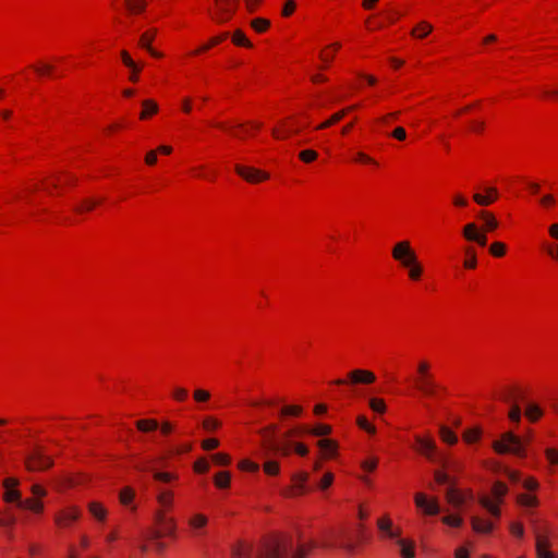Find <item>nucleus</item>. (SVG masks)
Listing matches in <instances>:
<instances>
[{
  "instance_id": "nucleus-55",
  "label": "nucleus",
  "mask_w": 558,
  "mask_h": 558,
  "mask_svg": "<svg viewBox=\"0 0 558 558\" xmlns=\"http://www.w3.org/2000/svg\"><path fill=\"white\" fill-rule=\"evenodd\" d=\"M121 58L123 63L131 70L140 71V66L131 59L130 54L126 51L121 52Z\"/></svg>"
},
{
  "instance_id": "nucleus-9",
  "label": "nucleus",
  "mask_w": 558,
  "mask_h": 558,
  "mask_svg": "<svg viewBox=\"0 0 558 558\" xmlns=\"http://www.w3.org/2000/svg\"><path fill=\"white\" fill-rule=\"evenodd\" d=\"M27 469L31 471H40L52 465L50 457L46 456L41 448H35L26 459Z\"/></svg>"
},
{
  "instance_id": "nucleus-30",
  "label": "nucleus",
  "mask_w": 558,
  "mask_h": 558,
  "mask_svg": "<svg viewBox=\"0 0 558 558\" xmlns=\"http://www.w3.org/2000/svg\"><path fill=\"white\" fill-rule=\"evenodd\" d=\"M480 504L494 517L498 518L500 515V510L497 505H495L488 497H482L480 499Z\"/></svg>"
},
{
  "instance_id": "nucleus-15",
  "label": "nucleus",
  "mask_w": 558,
  "mask_h": 558,
  "mask_svg": "<svg viewBox=\"0 0 558 558\" xmlns=\"http://www.w3.org/2000/svg\"><path fill=\"white\" fill-rule=\"evenodd\" d=\"M280 450H281V456L289 454L293 450L296 453H299L300 456H305L308 452L307 447L302 445V444H296L295 446L290 444L286 439V433L284 434L281 433V447H280Z\"/></svg>"
},
{
  "instance_id": "nucleus-36",
  "label": "nucleus",
  "mask_w": 558,
  "mask_h": 558,
  "mask_svg": "<svg viewBox=\"0 0 558 558\" xmlns=\"http://www.w3.org/2000/svg\"><path fill=\"white\" fill-rule=\"evenodd\" d=\"M407 269L409 278L414 281L418 280L423 274V266L420 262H416L415 266H410Z\"/></svg>"
},
{
  "instance_id": "nucleus-37",
  "label": "nucleus",
  "mask_w": 558,
  "mask_h": 558,
  "mask_svg": "<svg viewBox=\"0 0 558 558\" xmlns=\"http://www.w3.org/2000/svg\"><path fill=\"white\" fill-rule=\"evenodd\" d=\"M98 203L99 201L95 199H84L80 205L75 206L74 210L77 213L90 211Z\"/></svg>"
},
{
  "instance_id": "nucleus-48",
  "label": "nucleus",
  "mask_w": 558,
  "mask_h": 558,
  "mask_svg": "<svg viewBox=\"0 0 558 558\" xmlns=\"http://www.w3.org/2000/svg\"><path fill=\"white\" fill-rule=\"evenodd\" d=\"M307 480V474L306 473H300L299 475H296L294 477V489H298V492H293L292 494H298V493H301L302 489H303V485L304 483L306 482Z\"/></svg>"
},
{
  "instance_id": "nucleus-43",
  "label": "nucleus",
  "mask_w": 558,
  "mask_h": 558,
  "mask_svg": "<svg viewBox=\"0 0 558 558\" xmlns=\"http://www.w3.org/2000/svg\"><path fill=\"white\" fill-rule=\"evenodd\" d=\"M525 414L531 421H536L542 415V411L535 404H527Z\"/></svg>"
},
{
  "instance_id": "nucleus-17",
  "label": "nucleus",
  "mask_w": 558,
  "mask_h": 558,
  "mask_svg": "<svg viewBox=\"0 0 558 558\" xmlns=\"http://www.w3.org/2000/svg\"><path fill=\"white\" fill-rule=\"evenodd\" d=\"M447 501L454 508H460L464 505L466 497L453 486H449L446 490Z\"/></svg>"
},
{
  "instance_id": "nucleus-6",
  "label": "nucleus",
  "mask_w": 558,
  "mask_h": 558,
  "mask_svg": "<svg viewBox=\"0 0 558 558\" xmlns=\"http://www.w3.org/2000/svg\"><path fill=\"white\" fill-rule=\"evenodd\" d=\"M155 523L158 527L150 529L147 532V537L149 539L157 541L165 535H172L174 533V520L172 518H168L162 510L156 512Z\"/></svg>"
},
{
  "instance_id": "nucleus-59",
  "label": "nucleus",
  "mask_w": 558,
  "mask_h": 558,
  "mask_svg": "<svg viewBox=\"0 0 558 558\" xmlns=\"http://www.w3.org/2000/svg\"><path fill=\"white\" fill-rule=\"evenodd\" d=\"M441 520L445 524L450 526H460L462 524V519L460 517L446 515Z\"/></svg>"
},
{
  "instance_id": "nucleus-39",
  "label": "nucleus",
  "mask_w": 558,
  "mask_h": 558,
  "mask_svg": "<svg viewBox=\"0 0 558 558\" xmlns=\"http://www.w3.org/2000/svg\"><path fill=\"white\" fill-rule=\"evenodd\" d=\"M134 498V490L130 487H125L120 492L119 499L124 506L129 505Z\"/></svg>"
},
{
  "instance_id": "nucleus-54",
  "label": "nucleus",
  "mask_w": 558,
  "mask_h": 558,
  "mask_svg": "<svg viewBox=\"0 0 558 558\" xmlns=\"http://www.w3.org/2000/svg\"><path fill=\"white\" fill-rule=\"evenodd\" d=\"M239 468L243 471H251V472H256L259 470V465L255 462H252L250 460H242L240 463H239Z\"/></svg>"
},
{
  "instance_id": "nucleus-51",
  "label": "nucleus",
  "mask_w": 558,
  "mask_h": 558,
  "mask_svg": "<svg viewBox=\"0 0 558 558\" xmlns=\"http://www.w3.org/2000/svg\"><path fill=\"white\" fill-rule=\"evenodd\" d=\"M311 433L315 436H325L331 433V427L329 425L319 424L315 426Z\"/></svg>"
},
{
  "instance_id": "nucleus-60",
  "label": "nucleus",
  "mask_w": 558,
  "mask_h": 558,
  "mask_svg": "<svg viewBox=\"0 0 558 558\" xmlns=\"http://www.w3.org/2000/svg\"><path fill=\"white\" fill-rule=\"evenodd\" d=\"M435 480L438 484H449L450 486H453V484L450 481L449 475L441 471L435 472Z\"/></svg>"
},
{
  "instance_id": "nucleus-18",
  "label": "nucleus",
  "mask_w": 558,
  "mask_h": 558,
  "mask_svg": "<svg viewBox=\"0 0 558 558\" xmlns=\"http://www.w3.org/2000/svg\"><path fill=\"white\" fill-rule=\"evenodd\" d=\"M156 35V29H150L146 33H144L140 38V45L145 48L153 57L161 58L162 54L150 46V43L153 41L154 37Z\"/></svg>"
},
{
  "instance_id": "nucleus-63",
  "label": "nucleus",
  "mask_w": 558,
  "mask_h": 558,
  "mask_svg": "<svg viewBox=\"0 0 558 558\" xmlns=\"http://www.w3.org/2000/svg\"><path fill=\"white\" fill-rule=\"evenodd\" d=\"M218 446H219V440L216 438L205 439L202 442V448L204 450H213V449L217 448Z\"/></svg>"
},
{
  "instance_id": "nucleus-52",
  "label": "nucleus",
  "mask_w": 558,
  "mask_h": 558,
  "mask_svg": "<svg viewBox=\"0 0 558 558\" xmlns=\"http://www.w3.org/2000/svg\"><path fill=\"white\" fill-rule=\"evenodd\" d=\"M509 418L514 422L519 423L521 420V409L517 403H513L509 411Z\"/></svg>"
},
{
  "instance_id": "nucleus-57",
  "label": "nucleus",
  "mask_w": 558,
  "mask_h": 558,
  "mask_svg": "<svg viewBox=\"0 0 558 558\" xmlns=\"http://www.w3.org/2000/svg\"><path fill=\"white\" fill-rule=\"evenodd\" d=\"M316 157H317V153L315 150H312V149L302 150L300 153V158L304 162H311V161L315 160Z\"/></svg>"
},
{
  "instance_id": "nucleus-42",
  "label": "nucleus",
  "mask_w": 558,
  "mask_h": 558,
  "mask_svg": "<svg viewBox=\"0 0 558 558\" xmlns=\"http://www.w3.org/2000/svg\"><path fill=\"white\" fill-rule=\"evenodd\" d=\"M440 436L444 441L453 445L457 442L458 438L457 436L447 427L441 426L440 427Z\"/></svg>"
},
{
  "instance_id": "nucleus-40",
  "label": "nucleus",
  "mask_w": 558,
  "mask_h": 558,
  "mask_svg": "<svg viewBox=\"0 0 558 558\" xmlns=\"http://www.w3.org/2000/svg\"><path fill=\"white\" fill-rule=\"evenodd\" d=\"M368 403L369 408L376 413H384L386 411V404L383 399L372 398Z\"/></svg>"
},
{
  "instance_id": "nucleus-1",
  "label": "nucleus",
  "mask_w": 558,
  "mask_h": 558,
  "mask_svg": "<svg viewBox=\"0 0 558 558\" xmlns=\"http://www.w3.org/2000/svg\"><path fill=\"white\" fill-rule=\"evenodd\" d=\"M278 450V434L275 426H269L260 432V446L258 458L264 460L263 469L267 475L279 473V463L275 460Z\"/></svg>"
},
{
  "instance_id": "nucleus-38",
  "label": "nucleus",
  "mask_w": 558,
  "mask_h": 558,
  "mask_svg": "<svg viewBox=\"0 0 558 558\" xmlns=\"http://www.w3.org/2000/svg\"><path fill=\"white\" fill-rule=\"evenodd\" d=\"M157 499L162 508L168 509L172 504V493L168 490L160 492Z\"/></svg>"
},
{
  "instance_id": "nucleus-7",
  "label": "nucleus",
  "mask_w": 558,
  "mask_h": 558,
  "mask_svg": "<svg viewBox=\"0 0 558 558\" xmlns=\"http://www.w3.org/2000/svg\"><path fill=\"white\" fill-rule=\"evenodd\" d=\"M391 254L392 257L404 268L415 266V263L418 262L417 255L411 247L409 241H401L396 243L392 247Z\"/></svg>"
},
{
  "instance_id": "nucleus-20",
  "label": "nucleus",
  "mask_w": 558,
  "mask_h": 558,
  "mask_svg": "<svg viewBox=\"0 0 558 558\" xmlns=\"http://www.w3.org/2000/svg\"><path fill=\"white\" fill-rule=\"evenodd\" d=\"M397 544L400 546V554L402 558H414V543L403 538H396Z\"/></svg>"
},
{
  "instance_id": "nucleus-35",
  "label": "nucleus",
  "mask_w": 558,
  "mask_h": 558,
  "mask_svg": "<svg viewBox=\"0 0 558 558\" xmlns=\"http://www.w3.org/2000/svg\"><path fill=\"white\" fill-rule=\"evenodd\" d=\"M202 425L206 432H214L221 426V423L217 418L208 416L204 418Z\"/></svg>"
},
{
  "instance_id": "nucleus-29",
  "label": "nucleus",
  "mask_w": 558,
  "mask_h": 558,
  "mask_svg": "<svg viewBox=\"0 0 558 558\" xmlns=\"http://www.w3.org/2000/svg\"><path fill=\"white\" fill-rule=\"evenodd\" d=\"M230 473L223 471L215 475L214 482L218 488H227L230 485Z\"/></svg>"
},
{
  "instance_id": "nucleus-64",
  "label": "nucleus",
  "mask_w": 558,
  "mask_h": 558,
  "mask_svg": "<svg viewBox=\"0 0 558 558\" xmlns=\"http://www.w3.org/2000/svg\"><path fill=\"white\" fill-rule=\"evenodd\" d=\"M294 8H295L294 1L293 0H287L284 7L281 8V16L290 15L294 11Z\"/></svg>"
},
{
  "instance_id": "nucleus-32",
  "label": "nucleus",
  "mask_w": 558,
  "mask_h": 558,
  "mask_svg": "<svg viewBox=\"0 0 558 558\" xmlns=\"http://www.w3.org/2000/svg\"><path fill=\"white\" fill-rule=\"evenodd\" d=\"M302 413L300 405H286L281 402V418L283 416H298Z\"/></svg>"
},
{
  "instance_id": "nucleus-47",
  "label": "nucleus",
  "mask_w": 558,
  "mask_h": 558,
  "mask_svg": "<svg viewBox=\"0 0 558 558\" xmlns=\"http://www.w3.org/2000/svg\"><path fill=\"white\" fill-rule=\"evenodd\" d=\"M126 2L132 12H142L146 7L145 0H126Z\"/></svg>"
},
{
  "instance_id": "nucleus-53",
  "label": "nucleus",
  "mask_w": 558,
  "mask_h": 558,
  "mask_svg": "<svg viewBox=\"0 0 558 558\" xmlns=\"http://www.w3.org/2000/svg\"><path fill=\"white\" fill-rule=\"evenodd\" d=\"M214 463L218 465H227L230 463V457L226 453H215L211 456Z\"/></svg>"
},
{
  "instance_id": "nucleus-11",
  "label": "nucleus",
  "mask_w": 558,
  "mask_h": 558,
  "mask_svg": "<svg viewBox=\"0 0 558 558\" xmlns=\"http://www.w3.org/2000/svg\"><path fill=\"white\" fill-rule=\"evenodd\" d=\"M307 549L300 545H294L281 534V558H305Z\"/></svg>"
},
{
  "instance_id": "nucleus-25",
  "label": "nucleus",
  "mask_w": 558,
  "mask_h": 558,
  "mask_svg": "<svg viewBox=\"0 0 558 558\" xmlns=\"http://www.w3.org/2000/svg\"><path fill=\"white\" fill-rule=\"evenodd\" d=\"M357 106H351V107H348L335 114L331 116V118L327 121H325L324 123H322L318 128L319 129H326V128H329L330 125L337 123L338 121H340L348 112H350L351 110L355 109Z\"/></svg>"
},
{
  "instance_id": "nucleus-24",
  "label": "nucleus",
  "mask_w": 558,
  "mask_h": 558,
  "mask_svg": "<svg viewBox=\"0 0 558 558\" xmlns=\"http://www.w3.org/2000/svg\"><path fill=\"white\" fill-rule=\"evenodd\" d=\"M473 530L477 533H489L493 530V524L488 521H484L477 517L472 518Z\"/></svg>"
},
{
  "instance_id": "nucleus-3",
  "label": "nucleus",
  "mask_w": 558,
  "mask_h": 558,
  "mask_svg": "<svg viewBox=\"0 0 558 558\" xmlns=\"http://www.w3.org/2000/svg\"><path fill=\"white\" fill-rule=\"evenodd\" d=\"M429 364L421 361L417 364V376L413 378L414 387L426 397H434L437 393L438 385L429 372Z\"/></svg>"
},
{
  "instance_id": "nucleus-28",
  "label": "nucleus",
  "mask_w": 558,
  "mask_h": 558,
  "mask_svg": "<svg viewBox=\"0 0 558 558\" xmlns=\"http://www.w3.org/2000/svg\"><path fill=\"white\" fill-rule=\"evenodd\" d=\"M507 493H508V487L504 483H501V482H497L493 486L492 494H493V497L498 502H502V499H504V497L506 496Z\"/></svg>"
},
{
  "instance_id": "nucleus-4",
  "label": "nucleus",
  "mask_w": 558,
  "mask_h": 558,
  "mask_svg": "<svg viewBox=\"0 0 558 558\" xmlns=\"http://www.w3.org/2000/svg\"><path fill=\"white\" fill-rule=\"evenodd\" d=\"M19 482L15 478H7L3 483L5 493L4 499L8 502H17V506L23 509H29L35 512L43 510V504L37 499H25L22 500L19 490L15 489Z\"/></svg>"
},
{
  "instance_id": "nucleus-41",
  "label": "nucleus",
  "mask_w": 558,
  "mask_h": 558,
  "mask_svg": "<svg viewBox=\"0 0 558 558\" xmlns=\"http://www.w3.org/2000/svg\"><path fill=\"white\" fill-rule=\"evenodd\" d=\"M517 500L521 506H524V507H535L537 505L536 498L531 495H525V494L519 495L517 497Z\"/></svg>"
},
{
  "instance_id": "nucleus-34",
  "label": "nucleus",
  "mask_w": 558,
  "mask_h": 558,
  "mask_svg": "<svg viewBox=\"0 0 558 558\" xmlns=\"http://www.w3.org/2000/svg\"><path fill=\"white\" fill-rule=\"evenodd\" d=\"M251 26L255 32L262 33L269 27V21L263 17H256L251 21Z\"/></svg>"
},
{
  "instance_id": "nucleus-46",
  "label": "nucleus",
  "mask_w": 558,
  "mask_h": 558,
  "mask_svg": "<svg viewBox=\"0 0 558 558\" xmlns=\"http://www.w3.org/2000/svg\"><path fill=\"white\" fill-rule=\"evenodd\" d=\"M490 253L496 257H501L506 253V245L501 242H495L489 247Z\"/></svg>"
},
{
  "instance_id": "nucleus-10",
  "label": "nucleus",
  "mask_w": 558,
  "mask_h": 558,
  "mask_svg": "<svg viewBox=\"0 0 558 558\" xmlns=\"http://www.w3.org/2000/svg\"><path fill=\"white\" fill-rule=\"evenodd\" d=\"M235 172L250 183H257L268 179V173L253 167L242 165L234 166Z\"/></svg>"
},
{
  "instance_id": "nucleus-21",
  "label": "nucleus",
  "mask_w": 558,
  "mask_h": 558,
  "mask_svg": "<svg viewBox=\"0 0 558 558\" xmlns=\"http://www.w3.org/2000/svg\"><path fill=\"white\" fill-rule=\"evenodd\" d=\"M88 511L98 521H105L107 517L106 508L97 501H92L88 504Z\"/></svg>"
},
{
  "instance_id": "nucleus-13",
  "label": "nucleus",
  "mask_w": 558,
  "mask_h": 558,
  "mask_svg": "<svg viewBox=\"0 0 558 558\" xmlns=\"http://www.w3.org/2000/svg\"><path fill=\"white\" fill-rule=\"evenodd\" d=\"M80 517H81V511L78 510V508L70 507L68 509L60 511L56 515V523L60 526H66L71 522L78 520Z\"/></svg>"
},
{
  "instance_id": "nucleus-22",
  "label": "nucleus",
  "mask_w": 558,
  "mask_h": 558,
  "mask_svg": "<svg viewBox=\"0 0 558 558\" xmlns=\"http://www.w3.org/2000/svg\"><path fill=\"white\" fill-rule=\"evenodd\" d=\"M499 398L506 403L513 404L517 403L519 399H522V393L517 389H505L500 392Z\"/></svg>"
},
{
  "instance_id": "nucleus-49",
  "label": "nucleus",
  "mask_w": 558,
  "mask_h": 558,
  "mask_svg": "<svg viewBox=\"0 0 558 558\" xmlns=\"http://www.w3.org/2000/svg\"><path fill=\"white\" fill-rule=\"evenodd\" d=\"M481 436V430L478 428H471L468 429L463 437L466 442H474L476 441Z\"/></svg>"
},
{
  "instance_id": "nucleus-8",
  "label": "nucleus",
  "mask_w": 558,
  "mask_h": 558,
  "mask_svg": "<svg viewBox=\"0 0 558 558\" xmlns=\"http://www.w3.org/2000/svg\"><path fill=\"white\" fill-rule=\"evenodd\" d=\"M216 11L211 13V19L217 23H225L235 13L240 0H215Z\"/></svg>"
},
{
  "instance_id": "nucleus-62",
  "label": "nucleus",
  "mask_w": 558,
  "mask_h": 558,
  "mask_svg": "<svg viewBox=\"0 0 558 558\" xmlns=\"http://www.w3.org/2000/svg\"><path fill=\"white\" fill-rule=\"evenodd\" d=\"M210 398V395L208 391L206 390H203V389H196L194 391V399L197 401V402H205L207 400H209Z\"/></svg>"
},
{
  "instance_id": "nucleus-23",
  "label": "nucleus",
  "mask_w": 558,
  "mask_h": 558,
  "mask_svg": "<svg viewBox=\"0 0 558 558\" xmlns=\"http://www.w3.org/2000/svg\"><path fill=\"white\" fill-rule=\"evenodd\" d=\"M142 105L143 111L140 114L142 120L147 119L149 116L155 114L158 111V105L151 99L144 100Z\"/></svg>"
},
{
  "instance_id": "nucleus-33",
  "label": "nucleus",
  "mask_w": 558,
  "mask_h": 558,
  "mask_svg": "<svg viewBox=\"0 0 558 558\" xmlns=\"http://www.w3.org/2000/svg\"><path fill=\"white\" fill-rule=\"evenodd\" d=\"M232 41L238 46L252 47L251 41L245 37L244 33L240 29H236L232 34Z\"/></svg>"
},
{
  "instance_id": "nucleus-16",
  "label": "nucleus",
  "mask_w": 558,
  "mask_h": 558,
  "mask_svg": "<svg viewBox=\"0 0 558 558\" xmlns=\"http://www.w3.org/2000/svg\"><path fill=\"white\" fill-rule=\"evenodd\" d=\"M416 442L418 446V450L421 453L426 456L428 459L434 460L436 457V445L430 439H425L423 437L417 436Z\"/></svg>"
},
{
  "instance_id": "nucleus-26",
  "label": "nucleus",
  "mask_w": 558,
  "mask_h": 558,
  "mask_svg": "<svg viewBox=\"0 0 558 558\" xmlns=\"http://www.w3.org/2000/svg\"><path fill=\"white\" fill-rule=\"evenodd\" d=\"M318 446L323 453L327 457H332L337 450V444L331 439H322L318 441Z\"/></svg>"
},
{
  "instance_id": "nucleus-12",
  "label": "nucleus",
  "mask_w": 558,
  "mask_h": 558,
  "mask_svg": "<svg viewBox=\"0 0 558 558\" xmlns=\"http://www.w3.org/2000/svg\"><path fill=\"white\" fill-rule=\"evenodd\" d=\"M415 505L423 509L426 514L435 515L440 512V507L436 499L427 500L426 496L422 493H417L414 497Z\"/></svg>"
},
{
  "instance_id": "nucleus-5",
  "label": "nucleus",
  "mask_w": 558,
  "mask_h": 558,
  "mask_svg": "<svg viewBox=\"0 0 558 558\" xmlns=\"http://www.w3.org/2000/svg\"><path fill=\"white\" fill-rule=\"evenodd\" d=\"M493 448L498 453H512L518 457L524 456V446L521 438L510 432L505 433L500 440L494 441Z\"/></svg>"
},
{
  "instance_id": "nucleus-19",
  "label": "nucleus",
  "mask_w": 558,
  "mask_h": 558,
  "mask_svg": "<svg viewBox=\"0 0 558 558\" xmlns=\"http://www.w3.org/2000/svg\"><path fill=\"white\" fill-rule=\"evenodd\" d=\"M377 526L380 532H383L389 538H398L400 536L399 531L392 530V522L389 518L379 519L377 522Z\"/></svg>"
},
{
  "instance_id": "nucleus-58",
  "label": "nucleus",
  "mask_w": 558,
  "mask_h": 558,
  "mask_svg": "<svg viewBox=\"0 0 558 558\" xmlns=\"http://www.w3.org/2000/svg\"><path fill=\"white\" fill-rule=\"evenodd\" d=\"M357 425L371 434H374L376 430L375 427L371 425L364 416L357 417Z\"/></svg>"
},
{
  "instance_id": "nucleus-56",
  "label": "nucleus",
  "mask_w": 558,
  "mask_h": 558,
  "mask_svg": "<svg viewBox=\"0 0 558 558\" xmlns=\"http://www.w3.org/2000/svg\"><path fill=\"white\" fill-rule=\"evenodd\" d=\"M194 470L198 473H206L209 470V463L206 459H198L194 464Z\"/></svg>"
},
{
  "instance_id": "nucleus-2",
  "label": "nucleus",
  "mask_w": 558,
  "mask_h": 558,
  "mask_svg": "<svg viewBox=\"0 0 558 558\" xmlns=\"http://www.w3.org/2000/svg\"><path fill=\"white\" fill-rule=\"evenodd\" d=\"M480 217L484 220L483 231H481L475 223L470 222L464 226L462 233L468 241L476 242L478 245L485 246L487 243V236L484 231H493L497 229L498 221L494 215L488 211H481Z\"/></svg>"
},
{
  "instance_id": "nucleus-27",
  "label": "nucleus",
  "mask_w": 558,
  "mask_h": 558,
  "mask_svg": "<svg viewBox=\"0 0 558 558\" xmlns=\"http://www.w3.org/2000/svg\"><path fill=\"white\" fill-rule=\"evenodd\" d=\"M433 29V26L427 22H421L413 31L412 35L418 38L426 37Z\"/></svg>"
},
{
  "instance_id": "nucleus-61",
  "label": "nucleus",
  "mask_w": 558,
  "mask_h": 558,
  "mask_svg": "<svg viewBox=\"0 0 558 558\" xmlns=\"http://www.w3.org/2000/svg\"><path fill=\"white\" fill-rule=\"evenodd\" d=\"M474 201L482 206H487L494 202V198L490 196H484L478 193L473 195Z\"/></svg>"
},
{
  "instance_id": "nucleus-44",
  "label": "nucleus",
  "mask_w": 558,
  "mask_h": 558,
  "mask_svg": "<svg viewBox=\"0 0 558 558\" xmlns=\"http://www.w3.org/2000/svg\"><path fill=\"white\" fill-rule=\"evenodd\" d=\"M468 258L464 260V267L473 269L476 267V255L473 248L468 247L465 250Z\"/></svg>"
},
{
  "instance_id": "nucleus-31",
  "label": "nucleus",
  "mask_w": 558,
  "mask_h": 558,
  "mask_svg": "<svg viewBox=\"0 0 558 558\" xmlns=\"http://www.w3.org/2000/svg\"><path fill=\"white\" fill-rule=\"evenodd\" d=\"M136 427L141 432H150L157 429L158 422L156 420H140L136 422Z\"/></svg>"
},
{
  "instance_id": "nucleus-45",
  "label": "nucleus",
  "mask_w": 558,
  "mask_h": 558,
  "mask_svg": "<svg viewBox=\"0 0 558 558\" xmlns=\"http://www.w3.org/2000/svg\"><path fill=\"white\" fill-rule=\"evenodd\" d=\"M189 523L193 529L203 527L207 523V518L203 514H195L193 518L190 519Z\"/></svg>"
},
{
  "instance_id": "nucleus-14",
  "label": "nucleus",
  "mask_w": 558,
  "mask_h": 558,
  "mask_svg": "<svg viewBox=\"0 0 558 558\" xmlns=\"http://www.w3.org/2000/svg\"><path fill=\"white\" fill-rule=\"evenodd\" d=\"M348 376L353 384H372L376 379L372 372L365 369H354Z\"/></svg>"
},
{
  "instance_id": "nucleus-50",
  "label": "nucleus",
  "mask_w": 558,
  "mask_h": 558,
  "mask_svg": "<svg viewBox=\"0 0 558 558\" xmlns=\"http://www.w3.org/2000/svg\"><path fill=\"white\" fill-rule=\"evenodd\" d=\"M258 558H278L277 545L267 546Z\"/></svg>"
}]
</instances>
